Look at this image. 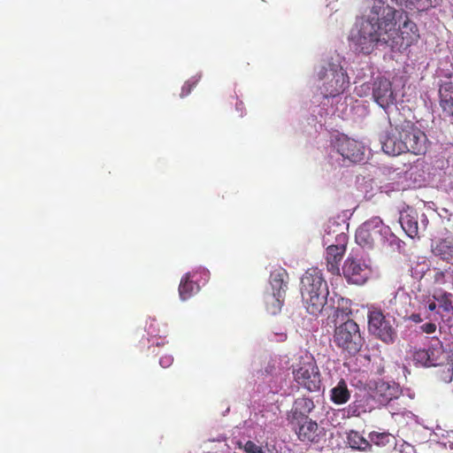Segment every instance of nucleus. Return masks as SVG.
<instances>
[{"mask_svg": "<svg viewBox=\"0 0 453 453\" xmlns=\"http://www.w3.org/2000/svg\"><path fill=\"white\" fill-rule=\"evenodd\" d=\"M399 6H404L407 9L412 10L414 8H427L432 4L431 0H392Z\"/></svg>", "mask_w": 453, "mask_h": 453, "instance_id": "c756f323", "label": "nucleus"}, {"mask_svg": "<svg viewBox=\"0 0 453 453\" xmlns=\"http://www.w3.org/2000/svg\"><path fill=\"white\" fill-rule=\"evenodd\" d=\"M301 296L329 293L322 272L318 268H310L301 278Z\"/></svg>", "mask_w": 453, "mask_h": 453, "instance_id": "1a4fd4ad", "label": "nucleus"}, {"mask_svg": "<svg viewBox=\"0 0 453 453\" xmlns=\"http://www.w3.org/2000/svg\"><path fill=\"white\" fill-rule=\"evenodd\" d=\"M429 354L430 366H436L442 363L441 357L443 356L442 343L437 340V343L426 349Z\"/></svg>", "mask_w": 453, "mask_h": 453, "instance_id": "c85d7f7f", "label": "nucleus"}, {"mask_svg": "<svg viewBox=\"0 0 453 453\" xmlns=\"http://www.w3.org/2000/svg\"><path fill=\"white\" fill-rule=\"evenodd\" d=\"M369 441L372 445H376L378 447H386L390 444L391 440L394 439V436L388 432H376L372 431L368 434Z\"/></svg>", "mask_w": 453, "mask_h": 453, "instance_id": "bb28decb", "label": "nucleus"}, {"mask_svg": "<svg viewBox=\"0 0 453 453\" xmlns=\"http://www.w3.org/2000/svg\"><path fill=\"white\" fill-rule=\"evenodd\" d=\"M367 319L368 331L372 336L386 344L395 342L397 337L395 318L389 314H385L380 308L372 305L368 309Z\"/></svg>", "mask_w": 453, "mask_h": 453, "instance_id": "20e7f679", "label": "nucleus"}, {"mask_svg": "<svg viewBox=\"0 0 453 453\" xmlns=\"http://www.w3.org/2000/svg\"><path fill=\"white\" fill-rule=\"evenodd\" d=\"M371 397L367 395L356 397L344 410L343 416L347 418L360 417L362 414L371 411Z\"/></svg>", "mask_w": 453, "mask_h": 453, "instance_id": "6ab92c4d", "label": "nucleus"}, {"mask_svg": "<svg viewBox=\"0 0 453 453\" xmlns=\"http://www.w3.org/2000/svg\"><path fill=\"white\" fill-rule=\"evenodd\" d=\"M315 408V404L311 398L309 397H298L295 400L292 409L288 416V420L291 425H294L296 419H302V418H309L308 415Z\"/></svg>", "mask_w": 453, "mask_h": 453, "instance_id": "2eb2a0df", "label": "nucleus"}, {"mask_svg": "<svg viewBox=\"0 0 453 453\" xmlns=\"http://www.w3.org/2000/svg\"><path fill=\"white\" fill-rule=\"evenodd\" d=\"M319 78L325 81L321 88L325 97H334L342 94L349 84L346 71L342 65L334 63H328L326 66H323L319 73Z\"/></svg>", "mask_w": 453, "mask_h": 453, "instance_id": "423d86ee", "label": "nucleus"}, {"mask_svg": "<svg viewBox=\"0 0 453 453\" xmlns=\"http://www.w3.org/2000/svg\"><path fill=\"white\" fill-rule=\"evenodd\" d=\"M275 334L278 336L277 341L282 342V341H284L287 338L286 334H283V333H280V334L277 333Z\"/></svg>", "mask_w": 453, "mask_h": 453, "instance_id": "58836bf2", "label": "nucleus"}, {"mask_svg": "<svg viewBox=\"0 0 453 453\" xmlns=\"http://www.w3.org/2000/svg\"><path fill=\"white\" fill-rule=\"evenodd\" d=\"M382 150L392 156L410 152L413 155H424L427 150L426 134L411 120H403L391 126L381 138Z\"/></svg>", "mask_w": 453, "mask_h": 453, "instance_id": "f03ea898", "label": "nucleus"}, {"mask_svg": "<svg viewBox=\"0 0 453 453\" xmlns=\"http://www.w3.org/2000/svg\"><path fill=\"white\" fill-rule=\"evenodd\" d=\"M347 441L354 449L364 452L372 451V443L357 431L350 430L347 434Z\"/></svg>", "mask_w": 453, "mask_h": 453, "instance_id": "5701e85b", "label": "nucleus"}, {"mask_svg": "<svg viewBox=\"0 0 453 453\" xmlns=\"http://www.w3.org/2000/svg\"><path fill=\"white\" fill-rule=\"evenodd\" d=\"M435 302L436 301L434 299V301H432L431 303H428V305H427L428 311H434L436 310L437 304Z\"/></svg>", "mask_w": 453, "mask_h": 453, "instance_id": "4c0bfd02", "label": "nucleus"}, {"mask_svg": "<svg viewBox=\"0 0 453 453\" xmlns=\"http://www.w3.org/2000/svg\"><path fill=\"white\" fill-rule=\"evenodd\" d=\"M288 273L282 268L279 267L273 270L270 275V283L273 292L285 296L288 289Z\"/></svg>", "mask_w": 453, "mask_h": 453, "instance_id": "412c9836", "label": "nucleus"}, {"mask_svg": "<svg viewBox=\"0 0 453 453\" xmlns=\"http://www.w3.org/2000/svg\"><path fill=\"white\" fill-rule=\"evenodd\" d=\"M334 148L343 158L349 159L352 163H359L364 160V145L346 135L338 136L334 140Z\"/></svg>", "mask_w": 453, "mask_h": 453, "instance_id": "9d476101", "label": "nucleus"}, {"mask_svg": "<svg viewBox=\"0 0 453 453\" xmlns=\"http://www.w3.org/2000/svg\"><path fill=\"white\" fill-rule=\"evenodd\" d=\"M372 273L370 265L363 259L349 257L342 266V273L349 282L362 285L369 279Z\"/></svg>", "mask_w": 453, "mask_h": 453, "instance_id": "6e6552de", "label": "nucleus"}, {"mask_svg": "<svg viewBox=\"0 0 453 453\" xmlns=\"http://www.w3.org/2000/svg\"><path fill=\"white\" fill-rule=\"evenodd\" d=\"M373 100L384 110L394 104L395 96L389 80L379 77L372 85Z\"/></svg>", "mask_w": 453, "mask_h": 453, "instance_id": "9b49d317", "label": "nucleus"}, {"mask_svg": "<svg viewBox=\"0 0 453 453\" xmlns=\"http://www.w3.org/2000/svg\"><path fill=\"white\" fill-rule=\"evenodd\" d=\"M285 296L272 292L265 296V303L267 312L271 315L278 314L284 303Z\"/></svg>", "mask_w": 453, "mask_h": 453, "instance_id": "b1692460", "label": "nucleus"}, {"mask_svg": "<svg viewBox=\"0 0 453 453\" xmlns=\"http://www.w3.org/2000/svg\"><path fill=\"white\" fill-rule=\"evenodd\" d=\"M350 399V391L347 382L341 379L337 385L330 390V400L335 404H344Z\"/></svg>", "mask_w": 453, "mask_h": 453, "instance_id": "4be33fe9", "label": "nucleus"}, {"mask_svg": "<svg viewBox=\"0 0 453 453\" xmlns=\"http://www.w3.org/2000/svg\"><path fill=\"white\" fill-rule=\"evenodd\" d=\"M173 358L171 356L160 357L159 364L162 367L166 368L172 365Z\"/></svg>", "mask_w": 453, "mask_h": 453, "instance_id": "c9c22d12", "label": "nucleus"}, {"mask_svg": "<svg viewBox=\"0 0 453 453\" xmlns=\"http://www.w3.org/2000/svg\"><path fill=\"white\" fill-rule=\"evenodd\" d=\"M439 105L445 118L453 119V86L446 85L439 90Z\"/></svg>", "mask_w": 453, "mask_h": 453, "instance_id": "aec40b11", "label": "nucleus"}, {"mask_svg": "<svg viewBox=\"0 0 453 453\" xmlns=\"http://www.w3.org/2000/svg\"><path fill=\"white\" fill-rule=\"evenodd\" d=\"M422 332L426 334H433L436 331V325L434 323H426L420 326Z\"/></svg>", "mask_w": 453, "mask_h": 453, "instance_id": "f704fd0d", "label": "nucleus"}, {"mask_svg": "<svg viewBox=\"0 0 453 453\" xmlns=\"http://www.w3.org/2000/svg\"><path fill=\"white\" fill-rule=\"evenodd\" d=\"M399 222L405 234L415 238L418 235V212L412 208H407L400 214Z\"/></svg>", "mask_w": 453, "mask_h": 453, "instance_id": "f3484780", "label": "nucleus"}, {"mask_svg": "<svg viewBox=\"0 0 453 453\" xmlns=\"http://www.w3.org/2000/svg\"><path fill=\"white\" fill-rule=\"evenodd\" d=\"M432 254L453 266V237L441 238L431 244Z\"/></svg>", "mask_w": 453, "mask_h": 453, "instance_id": "4468645a", "label": "nucleus"}, {"mask_svg": "<svg viewBox=\"0 0 453 453\" xmlns=\"http://www.w3.org/2000/svg\"><path fill=\"white\" fill-rule=\"evenodd\" d=\"M237 445L244 453H262V444H257L251 440H248L244 443L238 441Z\"/></svg>", "mask_w": 453, "mask_h": 453, "instance_id": "7c9ffc66", "label": "nucleus"}, {"mask_svg": "<svg viewBox=\"0 0 453 453\" xmlns=\"http://www.w3.org/2000/svg\"><path fill=\"white\" fill-rule=\"evenodd\" d=\"M333 341L337 348L350 356L357 354L365 343L359 326L353 319H347L335 326Z\"/></svg>", "mask_w": 453, "mask_h": 453, "instance_id": "7ed1b4c3", "label": "nucleus"}, {"mask_svg": "<svg viewBox=\"0 0 453 453\" xmlns=\"http://www.w3.org/2000/svg\"><path fill=\"white\" fill-rule=\"evenodd\" d=\"M203 274L204 276V280H206V278L208 277V272H203Z\"/></svg>", "mask_w": 453, "mask_h": 453, "instance_id": "a19ab883", "label": "nucleus"}, {"mask_svg": "<svg viewBox=\"0 0 453 453\" xmlns=\"http://www.w3.org/2000/svg\"><path fill=\"white\" fill-rule=\"evenodd\" d=\"M337 244L329 245L326 251L327 270L333 274L340 273V264L346 251L347 236L344 234L337 235Z\"/></svg>", "mask_w": 453, "mask_h": 453, "instance_id": "f8f14e48", "label": "nucleus"}, {"mask_svg": "<svg viewBox=\"0 0 453 453\" xmlns=\"http://www.w3.org/2000/svg\"><path fill=\"white\" fill-rule=\"evenodd\" d=\"M328 294L302 296L303 305L306 311L312 316H319L327 302Z\"/></svg>", "mask_w": 453, "mask_h": 453, "instance_id": "a211bd4d", "label": "nucleus"}, {"mask_svg": "<svg viewBox=\"0 0 453 453\" xmlns=\"http://www.w3.org/2000/svg\"><path fill=\"white\" fill-rule=\"evenodd\" d=\"M197 82H198V79H196L195 77L187 81L184 83V85L182 86L181 93H180V96L185 97L188 95H189L190 92L192 91V89L197 85Z\"/></svg>", "mask_w": 453, "mask_h": 453, "instance_id": "473e14b6", "label": "nucleus"}, {"mask_svg": "<svg viewBox=\"0 0 453 453\" xmlns=\"http://www.w3.org/2000/svg\"><path fill=\"white\" fill-rule=\"evenodd\" d=\"M452 295L449 292L439 290L434 294L433 298L438 302L439 307L445 312L453 311Z\"/></svg>", "mask_w": 453, "mask_h": 453, "instance_id": "cd10ccee", "label": "nucleus"}, {"mask_svg": "<svg viewBox=\"0 0 453 453\" xmlns=\"http://www.w3.org/2000/svg\"><path fill=\"white\" fill-rule=\"evenodd\" d=\"M413 360L417 364H420L424 366H430L429 365V354L426 349H419L414 351Z\"/></svg>", "mask_w": 453, "mask_h": 453, "instance_id": "2f4dec72", "label": "nucleus"}, {"mask_svg": "<svg viewBox=\"0 0 453 453\" xmlns=\"http://www.w3.org/2000/svg\"><path fill=\"white\" fill-rule=\"evenodd\" d=\"M433 272V282L434 285L444 286L447 283L453 284V266L449 265L445 269L434 267Z\"/></svg>", "mask_w": 453, "mask_h": 453, "instance_id": "a878e982", "label": "nucleus"}, {"mask_svg": "<svg viewBox=\"0 0 453 453\" xmlns=\"http://www.w3.org/2000/svg\"><path fill=\"white\" fill-rule=\"evenodd\" d=\"M262 453H281V451L274 442L265 441V445L262 444Z\"/></svg>", "mask_w": 453, "mask_h": 453, "instance_id": "72a5a7b5", "label": "nucleus"}, {"mask_svg": "<svg viewBox=\"0 0 453 453\" xmlns=\"http://www.w3.org/2000/svg\"><path fill=\"white\" fill-rule=\"evenodd\" d=\"M391 229L379 217H372L364 222L356 231V242L363 248L372 249L375 245L384 244Z\"/></svg>", "mask_w": 453, "mask_h": 453, "instance_id": "39448f33", "label": "nucleus"}, {"mask_svg": "<svg viewBox=\"0 0 453 453\" xmlns=\"http://www.w3.org/2000/svg\"><path fill=\"white\" fill-rule=\"evenodd\" d=\"M294 380L310 392H317L321 386L319 368L311 357H306L299 361L296 368L293 369Z\"/></svg>", "mask_w": 453, "mask_h": 453, "instance_id": "0eeeda50", "label": "nucleus"}, {"mask_svg": "<svg viewBox=\"0 0 453 453\" xmlns=\"http://www.w3.org/2000/svg\"><path fill=\"white\" fill-rule=\"evenodd\" d=\"M419 39L417 25L407 14L386 4L382 0H374L367 18L364 19L351 41L356 50L370 54L378 45L408 48Z\"/></svg>", "mask_w": 453, "mask_h": 453, "instance_id": "f257e3e1", "label": "nucleus"}, {"mask_svg": "<svg viewBox=\"0 0 453 453\" xmlns=\"http://www.w3.org/2000/svg\"><path fill=\"white\" fill-rule=\"evenodd\" d=\"M398 388L395 386H390L387 382H381L376 387V394L379 395V401L382 404H387L393 399L398 396Z\"/></svg>", "mask_w": 453, "mask_h": 453, "instance_id": "393cba45", "label": "nucleus"}, {"mask_svg": "<svg viewBox=\"0 0 453 453\" xmlns=\"http://www.w3.org/2000/svg\"><path fill=\"white\" fill-rule=\"evenodd\" d=\"M411 319L415 323H420L422 321L420 314H412Z\"/></svg>", "mask_w": 453, "mask_h": 453, "instance_id": "e433bc0d", "label": "nucleus"}, {"mask_svg": "<svg viewBox=\"0 0 453 453\" xmlns=\"http://www.w3.org/2000/svg\"><path fill=\"white\" fill-rule=\"evenodd\" d=\"M242 108H243L242 102L236 103V110L237 111H240L242 112Z\"/></svg>", "mask_w": 453, "mask_h": 453, "instance_id": "ea45409f", "label": "nucleus"}, {"mask_svg": "<svg viewBox=\"0 0 453 453\" xmlns=\"http://www.w3.org/2000/svg\"><path fill=\"white\" fill-rule=\"evenodd\" d=\"M197 273H188L180 280L179 295L182 301L189 299L200 290Z\"/></svg>", "mask_w": 453, "mask_h": 453, "instance_id": "dca6fc26", "label": "nucleus"}, {"mask_svg": "<svg viewBox=\"0 0 453 453\" xmlns=\"http://www.w3.org/2000/svg\"><path fill=\"white\" fill-rule=\"evenodd\" d=\"M292 426L301 441L312 443L319 441L321 430L316 421L309 418H302V419H296Z\"/></svg>", "mask_w": 453, "mask_h": 453, "instance_id": "ddd939ff", "label": "nucleus"}]
</instances>
